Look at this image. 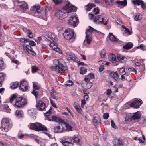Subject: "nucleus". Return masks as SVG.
<instances>
[{
	"label": "nucleus",
	"mask_w": 146,
	"mask_h": 146,
	"mask_svg": "<svg viewBox=\"0 0 146 146\" xmlns=\"http://www.w3.org/2000/svg\"><path fill=\"white\" fill-rule=\"evenodd\" d=\"M88 17L91 20L94 19V22L96 24H103L106 25L108 22V19H107L103 14L95 16L92 13H91L89 14Z\"/></svg>",
	"instance_id": "f257e3e1"
},
{
	"label": "nucleus",
	"mask_w": 146,
	"mask_h": 146,
	"mask_svg": "<svg viewBox=\"0 0 146 146\" xmlns=\"http://www.w3.org/2000/svg\"><path fill=\"white\" fill-rule=\"evenodd\" d=\"M62 59H61L54 60H53V64L56 66H52L50 67V69L58 73H62L67 71L68 67L66 66H64L62 64Z\"/></svg>",
	"instance_id": "f03ea898"
},
{
	"label": "nucleus",
	"mask_w": 146,
	"mask_h": 146,
	"mask_svg": "<svg viewBox=\"0 0 146 146\" xmlns=\"http://www.w3.org/2000/svg\"><path fill=\"white\" fill-rule=\"evenodd\" d=\"M12 124L10 119L8 118H3L1 121V130L7 132L10 130Z\"/></svg>",
	"instance_id": "7ed1b4c3"
},
{
	"label": "nucleus",
	"mask_w": 146,
	"mask_h": 146,
	"mask_svg": "<svg viewBox=\"0 0 146 146\" xmlns=\"http://www.w3.org/2000/svg\"><path fill=\"white\" fill-rule=\"evenodd\" d=\"M28 126L30 129L35 130L36 131H46L47 130L46 127L39 123H30L28 125Z\"/></svg>",
	"instance_id": "20e7f679"
},
{
	"label": "nucleus",
	"mask_w": 146,
	"mask_h": 146,
	"mask_svg": "<svg viewBox=\"0 0 146 146\" xmlns=\"http://www.w3.org/2000/svg\"><path fill=\"white\" fill-rule=\"evenodd\" d=\"M88 27L89 28V29H88L86 32V39L84 41V43H86L88 44H89L92 40L91 36L92 33L93 31H95L96 32H98L99 31L92 27L90 26H89Z\"/></svg>",
	"instance_id": "39448f33"
},
{
	"label": "nucleus",
	"mask_w": 146,
	"mask_h": 146,
	"mask_svg": "<svg viewBox=\"0 0 146 146\" xmlns=\"http://www.w3.org/2000/svg\"><path fill=\"white\" fill-rule=\"evenodd\" d=\"M63 9L65 11V12L68 15L69 13L73 11H76L77 7L71 4L70 2H68L65 5Z\"/></svg>",
	"instance_id": "423d86ee"
},
{
	"label": "nucleus",
	"mask_w": 146,
	"mask_h": 146,
	"mask_svg": "<svg viewBox=\"0 0 146 146\" xmlns=\"http://www.w3.org/2000/svg\"><path fill=\"white\" fill-rule=\"evenodd\" d=\"M56 16L60 19H62L67 16V14L63 8L57 10L55 13Z\"/></svg>",
	"instance_id": "0eeeda50"
},
{
	"label": "nucleus",
	"mask_w": 146,
	"mask_h": 146,
	"mask_svg": "<svg viewBox=\"0 0 146 146\" xmlns=\"http://www.w3.org/2000/svg\"><path fill=\"white\" fill-rule=\"evenodd\" d=\"M64 35L65 38L68 40L73 38L74 36V33L72 29L69 28L65 31Z\"/></svg>",
	"instance_id": "6e6552de"
},
{
	"label": "nucleus",
	"mask_w": 146,
	"mask_h": 146,
	"mask_svg": "<svg viewBox=\"0 0 146 146\" xmlns=\"http://www.w3.org/2000/svg\"><path fill=\"white\" fill-rule=\"evenodd\" d=\"M78 23V19L76 16L71 17L68 20V24L74 27H76Z\"/></svg>",
	"instance_id": "1a4fd4ad"
},
{
	"label": "nucleus",
	"mask_w": 146,
	"mask_h": 146,
	"mask_svg": "<svg viewBox=\"0 0 146 146\" xmlns=\"http://www.w3.org/2000/svg\"><path fill=\"white\" fill-rule=\"evenodd\" d=\"M26 102L27 100L25 99L19 97L17 99L15 105L18 108H21L25 105Z\"/></svg>",
	"instance_id": "9d476101"
},
{
	"label": "nucleus",
	"mask_w": 146,
	"mask_h": 146,
	"mask_svg": "<svg viewBox=\"0 0 146 146\" xmlns=\"http://www.w3.org/2000/svg\"><path fill=\"white\" fill-rule=\"evenodd\" d=\"M36 107L39 110L42 111L45 108V104L42 101L40 100L38 102Z\"/></svg>",
	"instance_id": "9b49d317"
},
{
	"label": "nucleus",
	"mask_w": 146,
	"mask_h": 146,
	"mask_svg": "<svg viewBox=\"0 0 146 146\" xmlns=\"http://www.w3.org/2000/svg\"><path fill=\"white\" fill-rule=\"evenodd\" d=\"M142 104L141 100H135L131 103L129 105L130 106L136 108H138Z\"/></svg>",
	"instance_id": "f8f14e48"
},
{
	"label": "nucleus",
	"mask_w": 146,
	"mask_h": 146,
	"mask_svg": "<svg viewBox=\"0 0 146 146\" xmlns=\"http://www.w3.org/2000/svg\"><path fill=\"white\" fill-rule=\"evenodd\" d=\"M81 139L80 137L77 135H74L72 138H70V141H71L72 143V145H73V143H79Z\"/></svg>",
	"instance_id": "ddd939ff"
},
{
	"label": "nucleus",
	"mask_w": 146,
	"mask_h": 146,
	"mask_svg": "<svg viewBox=\"0 0 146 146\" xmlns=\"http://www.w3.org/2000/svg\"><path fill=\"white\" fill-rule=\"evenodd\" d=\"M93 122L95 126H97L100 124L101 120L100 117L98 115H95L93 119Z\"/></svg>",
	"instance_id": "4468645a"
},
{
	"label": "nucleus",
	"mask_w": 146,
	"mask_h": 146,
	"mask_svg": "<svg viewBox=\"0 0 146 146\" xmlns=\"http://www.w3.org/2000/svg\"><path fill=\"white\" fill-rule=\"evenodd\" d=\"M133 3L135 5H141V7L143 9H144L146 7L145 3L142 0H134L133 1Z\"/></svg>",
	"instance_id": "2eb2a0df"
},
{
	"label": "nucleus",
	"mask_w": 146,
	"mask_h": 146,
	"mask_svg": "<svg viewBox=\"0 0 146 146\" xmlns=\"http://www.w3.org/2000/svg\"><path fill=\"white\" fill-rule=\"evenodd\" d=\"M40 8V6L39 5L36 4L31 7L30 9L31 11L40 13L41 11Z\"/></svg>",
	"instance_id": "dca6fc26"
},
{
	"label": "nucleus",
	"mask_w": 146,
	"mask_h": 146,
	"mask_svg": "<svg viewBox=\"0 0 146 146\" xmlns=\"http://www.w3.org/2000/svg\"><path fill=\"white\" fill-rule=\"evenodd\" d=\"M21 84L19 86L20 89L23 91H26L28 88V84L27 83H20Z\"/></svg>",
	"instance_id": "f3484780"
},
{
	"label": "nucleus",
	"mask_w": 146,
	"mask_h": 146,
	"mask_svg": "<svg viewBox=\"0 0 146 146\" xmlns=\"http://www.w3.org/2000/svg\"><path fill=\"white\" fill-rule=\"evenodd\" d=\"M109 74L110 76L113 78L116 81H119L120 79V78H119V76L117 72H109Z\"/></svg>",
	"instance_id": "a211bd4d"
},
{
	"label": "nucleus",
	"mask_w": 146,
	"mask_h": 146,
	"mask_svg": "<svg viewBox=\"0 0 146 146\" xmlns=\"http://www.w3.org/2000/svg\"><path fill=\"white\" fill-rule=\"evenodd\" d=\"M65 129L64 127H61L60 126H57L54 127V131L55 133H62L64 132Z\"/></svg>",
	"instance_id": "6ab92c4d"
},
{
	"label": "nucleus",
	"mask_w": 146,
	"mask_h": 146,
	"mask_svg": "<svg viewBox=\"0 0 146 146\" xmlns=\"http://www.w3.org/2000/svg\"><path fill=\"white\" fill-rule=\"evenodd\" d=\"M131 115V119L133 120L139 119L141 117L140 113L138 111L134 113L133 114Z\"/></svg>",
	"instance_id": "aec40b11"
},
{
	"label": "nucleus",
	"mask_w": 146,
	"mask_h": 146,
	"mask_svg": "<svg viewBox=\"0 0 146 146\" xmlns=\"http://www.w3.org/2000/svg\"><path fill=\"white\" fill-rule=\"evenodd\" d=\"M66 58L68 60H72L74 61H76V59L75 56L73 54H66Z\"/></svg>",
	"instance_id": "412c9836"
},
{
	"label": "nucleus",
	"mask_w": 146,
	"mask_h": 146,
	"mask_svg": "<svg viewBox=\"0 0 146 146\" xmlns=\"http://www.w3.org/2000/svg\"><path fill=\"white\" fill-rule=\"evenodd\" d=\"M117 58L120 62L124 63L127 61V58L124 56L117 54Z\"/></svg>",
	"instance_id": "4be33fe9"
},
{
	"label": "nucleus",
	"mask_w": 146,
	"mask_h": 146,
	"mask_svg": "<svg viewBox=\"0 0 146 146\" xmlns=\"http://www.w3.org/2000/svg\"><path fill=\"white\" fill-rule=\"evenodd\" d=\"M35 112V110L34 109H31L28 111V114L32 117L34 119H35L36 118V114Z\"/></svg>",
	"instance_id": "5701e85b"
},
{
	"label": "nucleus",
	"mask_w": 146,
	"mask_h": 146,
	"mask_svg": "<svg viewBox=\"0 0 146 146\" xmlns=\"http://www.w3.org/2000/svg\"><path fill=\"white\" fill-rule=\"evenodd\" d=\"M110 40L113 42H118L119 39L117 38L112 33H110L109 35Z\"/></svg>",
	"instance_id": "b1692460"
},
{
	"label": "nucleus",
	"mask_w": 146,
	"mask_h": 146,
	"mask_svg": "<svg viewBox=\"0 0 146 146\" xmlns=\"http://www.w3.org/2000/svg\"><path fill=\"white\" fill-rule=\"evenodd\" d=\"M133 46V44L131 42H129L123 46V48L126 50L131 49Z\"/></svg>",
	"instance_id": "393cba45"
},
{
	"label": "nucleus",
	"mask_w": 146,
	"mask_h": 146,
	"mask_svg": "<svg viewBox=\"0 0 146 146\" xmlns=\"http://www.w3.org/2000/svg\"><path fill=\"white\" fill-rule=\"evenodd\" d=\"M114 146H121L122 142L119 139H114L113 142Z\"/></svg>",
	"instance_id": "a878e982"
},
{
	"label": "nucleus",
	"mask_w": 146,
	"mask_h": 146,
	"mask_svg": "<svg viewBox=\"0 0 146 146\" xmlns=\"http://www.w3.org/2000/svg\"><path fill=\"white\" fill-rule=\"evenodd\" d=\"M95 5L93 3H90L85 6V10L89 11L93 7H95Z\"/></svg>",
	"instance_id": "bb28decb"
},
{
	"label": "nucleus",
	"mask_w": 146,
	"mask_h": 146,
	"mask_svg": "<svg viewBox=\"0 0 146 146\" xmlns=\"http://www.w3.org/2000/svg\"><path fill=\"white\" fill-rule=\"evenodd\" d=\"M92 83H82V85L84 86L85 89H89L92 86Z\"/></svg>",
	"instance_id": "cd10ccee"
},
{
	"label": "nucleus",
	"mask_w": 146,
	"mask_h": 146,
	"mask_svg": "<svg viewBox=\"0 0 146 146\" xmlns=\"http://www.w3.org/2000/svg\"><path fill=\"white\" fill-rule=\"evenodd\" d=\"M116 3L117 5L125 6L127 5V0H124L123 1H118L116 2Z\"/></svg>",
	"instance_id": "c85d7f7f"
},
{
	"label": "nucleus",
	"mask_w": 146,
	"mask_h": 146,
	"mask_svg": "<svg viewBox=\"0 0 146 146\" xmlns=\"http://www.w3.org/2000/svg\"><path fill=\"white\" fill-rule=\"evenodd\" d=\"M64 123L65 124V126L66 128V129H65V131H69L72 130V127L68 123L66 122H64Z\"/></svg>",
	"instance_id": "c756f323"
},
{
	"label": "nucleus",
	"mask_w": 146,
	"mask_h": 146,
	"mask_svg": "<svg viewBox=\"0 0 146 146\" xmlns=\"http://www.w3.org/2000/svg\"><path fill=\"white\" fill-rule=\"evenodd\" d=\"M74 107L76 110L77 112L79 113H81L82 110L80 106L77 104H75L74 105Z\"/></svg>",
	"instance_id": "7c9ffc66"
},
{
	"label": "nucleus",
	"mask_w": 146,
	"mask_h": 146,
	"mask_svg": "<svg viewBox=\"0 0 146 146\" xmlns=\"http://www.w3.org/2000/svg\"><path fill=\"white\" fill-rule=\"evenodd\" d=\"M61 142L62 144L65 146H68L69 144L72 145V143L71 141H68L65 139H62Z\"/></svg>",
	"instance_id": "2f4dec72"
},
{
	"label": "nucleus",
	"mask_w": 146,
	"mask_h": 146,
	"mask_svg": "<svg viewBox=\"0 0 146 146\" xmlns=\"http://www.w3.org/2000/svg\"><path fill=\"white\" fill-rule=\"evenodd\" d=\"M51 97L53 99H56L57 96L56 93L54 90V88H52V89L51 92Z\"/></svg>",
	"instance_id": "473e14b6"
},
{
	"label": "nucleus",
	"mask_w": 146,
	"mask_h": 146,
	"mask_svg": "<svg viewBox=\"0 0 146 146\" xmlns=\"http://www.w3.org/2000/svg\"><path fill=\"white\" fill-rule=\"evenodd\" d=\"M16 115L19 117L23 116V112L20 110H17L15 112Z\"/></svg>",
	"instance_id": "72a5a7b5"
},
{
	"label": "nucleus",
	"mask_w": 146,
	"mask_h": 146,
	"mask_svg": "<svg viewBox=\"0 0 146 146\" xmlns=\"http://www.w3.org/2000/svg\"><path fill=\"white\" fill-rule=\"evenodd\" d=\"M20 7L23 11H25L28 8L27 4L25 2H24L22 5H20Z\"/></svg>",
	"instance_id": "f704fd0d"
},
{
	"label": "nucleus",
	"mask_w": 146,
	"mask_h": 146,
	"mask_svg": "<svg viewBox=\"0 0 146 146\" xmlns=\"http://www.w3.org/2000/svg\"><path fill=\"white\" fill-rule=\"evenodd\" d=\"M18 83H12L11 84L10 87L13 89H15L19 86Z\"/></svg>",
	"instance_id": "c9c22d12"
},
{
	"label": "nucleus",
	"mask_w": 146,
	"mask_h": 146,
	"mask_svg": "<svg viewBox=\"0 0 146 146\" xmlns=\"http://www.w3.org/2000/svg\"><path fill=\"white\" fill-rule=\"evenodd\" d=\"M105 3L108 6H111L113 4V0H105Z\"/></svg>",
	"instance_id": "e433bc0d"
},
{
	"label": "nucleus",
	"mask_w": 146,
	"mask_h": 146,
	"mask_svg": "<svg viewBox=\"0 0 146 146\" xmlns=\"http://www.w3.org/2000/svg\"><path fill=\"white\" fill-rule=\"evenodd\" d=\"M33 89L38 90L39 89L40 86L37 83H33Z\"/></svg>",
	"instance_id": "4c0bfd02"
},
{
	"label": "nucleus",
	"mask_w": 146,
	"mask_h": 146,
	"mask_svg": "<svg viewBox=\"0 0 146 146\" xmlns=\"http://www.w3.org/2000/svg\"><path fill=\"white\" fill-rule=\"evenodd\" d=\"M5 74L3 73H0V82H2L4 79Z\"/></svg>",
	"instance_id": "58836bf2"
},
{
	"label": "nucleus",
	"mask_w": 146,
	"mask_h": 146,
	"mask_svg": "<svg viewBox=\"0 0 146 146\" xmlns=\"http://www.w3.org/2000/svg\"><path fill=\"white\" fill-rule=\"evenodd\" d=\"M109 59L110 61H112L115 59H116V58L115 55L112 54H110L109 56Z\"/></svg>",
	"instance_id": "ea45409f"
},
{
	"label": "nucleus",
	"mask_w": 146,
	"mask_h": 146,
	"mask_svg": "<svg viewBox=\"0 0 146 146\" xmlns=\"http://www.w3.org/2000/svg\"><path fill=\"white\" fill-rule=\"evenodd\" d=\"M106 51L105 50H102L100 53V56L102 58H104L106 55Z\"/></svg>",
	"instance_id": "a19ab883"
},
{
	"label": "nucleus",
	"mask_w": 146,
	"mask_h": 146,
	"mask_svg": "<svg viewBox=\"0 0 146 146\" xmlns=\"http://www.w3.org/2000/svg\"><path fill=\"white\" fill-rule=\"evenodd\" d=\"M52 121H54L56 122H60L61 120L60 119L54 115L52 116Z\"/></svg>",
	"instance_id": "79ce46f5"
},
{
	"label": "nucleus",
	"mask_w": 146,
	"mask_h": 146,
	"mask_svg": "<svg viewBox=\"0 0 146 146\" xmlns=\"http://www.w3.org/2000/svg\"><path fill=\"white\" fill-rule=\"evenodd\" d=\"M87 70L84 67H82L80 68V72L81 74H83L86 72Z\"/></svg>",
	"instance_id": "37998d69"
},
{
	"label": "nucleus",
	"mask_w": 146,
	"mask_h": 146,
	"mask_svg": "<svg viewBox=\"0 0 146 146\" xmlns=\"http://www.w3.org/2000/svg\"><path fill=\"white\" fill-rule=\"evenodd\" d=\"M119 72L120 75H125L126 73L125 71V68L124 67H122L120 69L119 71Z\"/></svg>",
	"instance_id": "c03bdc74"
},
{
	"label": "nucleus",
	"mask_w": 146,
	"mask_h": 146,
	"mask_svg": "<svg viewBox=\"0 0 146 146\" xmlns=\"http://www.w3.org/2000/svg\"><path fill=\"white\" fill-rule=\"evenodd\" d=\"M99 9L98 7H96L94 9L93 12L94 15H96L99 13Z\"/></svg>",
	"instance_id": "a18cd8bd"
},
{
	"label": "nucleus",
	"mask_w": 146,
	"mask_h": 146,
	"mask_svg": "<svg viewBox=\"0 0 146 146\" xmlns=\"http://www.w3.org/2000/svg\"><path fill=\"white\" fill-rule=\"evenodd\" d=\"M31 68L33 72H36L37 70H39L38 67L36 66H32L31 67Z\"/></svg>",
	"instance_id": "49530a36"
},
{
	"label": "nucleus",
	"mask_w": 146,
	"mask_h": 146,
	"mask_svg": "<svg viewBox=\"0 0 146 146\" xmlns=\"http://www.w3.org/2000/svg\"><path fill=\"white\" fill-rule=\"evenodd\" d=\"M31 93L35 96L36 98L38 97V93L37 91L35 90L34 89L33 90Z\"/></svg>",
	"instance_id": "de8ad7c7"
},
{
	"label": "nucleus",
	"mask_w": 146,
	"mask_h": 146,
	"mask_svg": "<svg viewBox=\"0 0 146 146\" xmlns=\"http://www.w3.org/2000/svg\"><path fill=\"white\" fill-rule=\"evenodd\" d=\"M50 47H52L53 49L55 51L57 48L58 47L56 45L54 44V43H52L50 44Z\"/></svg>",
	"instance_id": "09e8293b"
},
{
	"label": "nucleus",
	"mask_w": 146,
	"mask_h": 146,
	"mask_svg": "<svg viewBox=\"0 0 146 146\" xmlns=\"http://www.w3.org/2000/svg\"><path fill=\"white\" fill-rule=\"evenodd\" d=\"M138 48H140L143 50H146V46H144V44H142L140 45L139 46H138L137 47Z\"/></svg>",
	"instance_id": "8fccbe9b"
},
{
	"label": "nucleus",
	"mask_w": 146,
	"mask_h": 146,
	"mask_svg": "<svg viewBox=\"0 0 146 146\" xmlns=\"http://www.w3.org/2000/svg\"><path fill=\"white\" fill-rule=\"evenodd\" d=\"M16 98V96L15 94H13L10 98V102L11 103H12L13 100L15 99Z\"/></svg>",
	"instance_id": "3c124183"
},
{
	"label": "nucleus",
	"mask_w": 146,
	"mask_h": 146,
	"mask_svg": "<svg viewBox=\"0 0 146 146\" xmlns=\"http://www.w3.org/2000/svg\"><path fill=\"white\" fill-rule=\"evenodd\" d=\"M142 18L141 15H136L135 18L134 19L136 21H138L140 20Z\"/></svg>",
	"instance_id": "603ef678"
},
{
	"label": "nucleus",
	"mask_w": 146,
	"mask_h": 146,
	"mask_svg": "<svg viewBox=\"0 0 146 146\" xmlns=\"http://www.w3.org/2000/svg\"><path fill=\"white\" fill-rule=\"evenodd\" d=\"M112 92L111 89H108L106 91V95L108 97H110L111 94Z\"/></svg>",
	"instance_id": "864d4df0"
},
{
	"label": "nucleus",
	"mask_w": 146,
	"mask_h": 146,
	"mask_svg": "<svg viewBox=\"0 0 146 146\" xmlns=\"http://www.w3.org/2000/svg\"><path fill=\"white\" fill-rule=\"evenodd\" d=\"M4 62L2 60H0V71L2 70L3 69L2 66H4Z\"/></svg>",
	"instance_id": "5fc2aeb1"
},
{
	"label": "nucleus",
	"mask_w": 146,
	"mask_h": 146,
	"mask_svg": "<svg viewBox=\"0 0 146 146\" xmlns=\"http://www.w3.org/2000/svg\"><path fill=\"white\" fill-rule=\"evenodd\" d=\"M111 124L112 127L115 129L117 128V127L116 125L113 120H111Z\"/></svg>",
	"instance_id": "6e6d98bb"
},
{
	"label": "nucleus",
	"mask_w": 146,
	"mask_h": 146,
	"mask_svg": "<svg viewBox=\"0 0 146 146\" xmlns=\"http://www.w3.org/2000/svg\"><path fill=\"white\" fill-rule=\"evenodd\" d=\"M51 109V108H50L49 110L45 113V115L46 116L48 117L50 115V114L51 113V111H50Z\"/></svg>",
	"instance_id": "4d7b16f0"
},
{
	"label": "nucleus",
	"mask_w": 146,
	"mask_h": 146,
	"mask_svg": "<svg viewBox=\"0 0 146 146\" xmlns=\"http://www.w3.org/2000/svg\"><path fill=\"white\" fill-rule=\"evenodd\" d=\"M81 106L82 108H83L84 106V105H85L86 104V101L85 99H83L81 100Z\"/></svg>",
	"instance_id": "13d9d810"
},
{
	"label": "nucleus",
	"mask_w": 146,
	"mask_h": 146,
	"mask_svg": "<svg viewBox=\"0 0 146 146\" xmlns=\"http://www.w3.org/2000/svg\"><path fill=\"white\" fill-rule=\"evenodd\" d=\"M55 4H59L62 3V0H52Z\"/></svg>",
	"instance_id": "bf43d9fd"
},
{
	"label": "nucleus",
	"mask_w": 146,
	"mask_h": 146,
	"mask_svg": "<svg viewBox=\"0 0 146 146\" xmlns=\"http://www.w3.org/2000/svg\"><path fill=\"white\" fill-rule=\"evenodd\" d=\"M125 76H126V77L125 78V80H126L125 81L128 82H130L131 81V79L130 78V76L129 75L127 76L126 75H125Z\"/></svg>",
	"instance_id": "052dcab7"
},
{
	"label": "nucleus",
	"mask_w": 146,
	"mask_h": 146,
	"mask_svg": "<svg viewBox=\"0 0 146 146\" xmlns=\"http://www.w3.org/2000/svg\"><path fill=\"white\" fill-rule=\"evenodd\" d=\"M127 69L128 70L130 71H133L134 72L135 74L137 73V71L135 70L134 68L133 67L131 68H127Z\"/></svg>",
	"instance_id": "680f3d73"
},
{
	"label": "nucleus",
	"mask_w": 146,
	"mask_h": 146,
	"mask_svg": "<svg viewBox=\"0 0 146 146\" xmlns=\"http://www.w3.org/2000/svg\"><path fill=\"white\" fill-rule=\"evenodd\" d=\"M88 76L90 77L91 79H93L94 78V76L93 73H90L88 75Z\"/></svg>",
	"instance_id": "e2e57ef3"
},
{
	"label": "nucleus",
	"mask_w": 146,
	"mask_h": 146,
	"mask_svg": "<svg viewBox=\"0 0 146 146\" xmlns=\"http://www.w3.org/2000/svg\"><path fill=\"white\" fill-rule=\"evenodd\" d=\"M103 117L105 119H107L109 117V114L107 113H106L104 114Z\"/></svg>",
	"instance_id": "0e129e2a"
},
{
	"label": "nucleus",
	"mask_w": 146,
	"mask_h": 146,
	"mask_svg": "<svg viewBox=\"0 0 146 146\" xmlns=\"http://www.w3.org/2000/svg\"><path fill=\"white\" fill-rule=\"evenodd\" d=\"M27 34L29 38H33V33L31 31H30Z\"/></svg>",
	"instance_id": "69168bd1"
},
{
	"label": "nucleus",
	"mask_w": 146,
	"mask_h": 146,
	"mask_svg": "<svg viewBox=\"0 0 146 146\" xmlns=\"http://www.w3.org/2000/svg\"><path fill=\"white\" fill-rule=\"evenodd\" d=\"M35 43L33 41H30L29 42V44L31 46H34L35 45Z\"/></svg>",
	"instance_id": "338daca9"
},
{
	"label": "nucleus",
	"mask_w": 146,
	"mask_h": 146,
	"mask_svg": "<svg viewBox=\"0 0 146 146\" xmlns=\"http://www.w3.org/2000/svg\"><path fill=\"white\" fill-rule=\"evenodd\" d=\"M0 145L2 146H8L7 143L5 142H1L0 141Z\"/></svg>",
	"instance_id": "774afa93"
}]
</instances>
